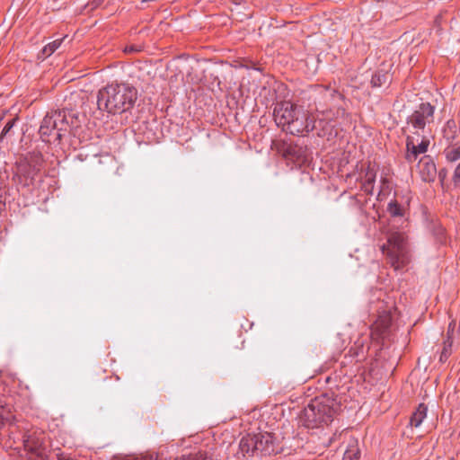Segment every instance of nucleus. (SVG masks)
<instances>
[{
    "instance_id": "f257e3e1",
    "label": "nucleus",
    "mask_w": 460,
    "mask_h": 460,
    "mask_svg": "<svg viewBox=\"0 0 460 460\" xmlns=\"http://www.w3.org/2000/svg\"><path fill=\"white\" fill-rule=\"evenodd\" d=\"M276 125L291 135H303L317 128L311 114L304 107L291 102H277L273 109Z\"/></svg>"
},
{
    "instance_id": "f03ea898",
    "label": "nucleus",
    "mask_w": 460,
    "mask_h": 460,
    "mask_svg": "<svg viewBox=\"0 0 460 460\" xmlns=\"http://www.w3.org/2000/svg\"><path fill=\"white\" fill-rule=\"evenodd\" d=\"M137 99L135 87L125 83H112L99 90L97 105L100 111L121 114L130 111Z\"/></svg>"
},
{
    "instance_id": "7ed1b4c3",
    "label": "nucleus",
    "mask_w": 460,
    "mask_h": 460,
    "mask_svg": "<svg viewBox=\"0 0 460 460\" xmlns=\"http://www.w3.org/2000/svg\"><path fill=\"white\" fill-rule=\"evenodd\" d=\"M339 409L340 405L333 398L326 394L317 396L299 414V424L307 429L328 425Z\"/></svg>"
},
{
    "instance_id": "20e7f679",
    "label": "nucleus",
    "mask_w": 460,
    "mask_h": 460,
    "mask_svg": "<svg viewBox=\"0 0 460 460\" xmlns=\"http://www.w3.org/2000/svg\"><path fill=\"white\" fill-rule=\"evenodd\" d=\"M281 452L271 433L248 434L242 438L237 455L248 458L255 456H271Z\"/></svg>"
},
{
    "instance_id": "39448f33",
    "label": "nucleus",
    "mask_w": 460,
    "mask_h": 460,
    "mask_svg": "<svg viewBox=\"0 0 460 460\" xmlns=\"http://www.w3.org/2000/svg\"><path fill=\"white\" fill-rule=\"evenodd\" d=\"M69 119L65 111H54L48 112L40 124L39 133L45 143H58L62 139V132L67 130Z\"/></svg>"
},
{
    "instance_id": "423d86ee",
    "label": "nucleus",
    "mask_w": 460,
    "mask_h": 460,
    "mask_svg": "<svg viewBox=\"0 0 460 460\" xmlns=\"http://www.w3.org/2000/svg\"><path fill=\"white\" fill-rule=\"evenodd\" d=\"M382 251L386 253L388 262L395 270L403 269L410 262L408 244L403 234H390L387 243L382 246Z\"/></svg>"
},
{
    "instance_id": "0eeeda50",
    "label": "nucleus",
    "mask_w": 460,
    "mask_h": 460,
    "mask_svg": "<svg viewBox=\"0 0 460 460\" xmlns=\"http://www.w3.org/2000/svg\"><path fill=\"white\" fill-rule=\"evenodd\" d=\"M435 106L429 102H421L416 106L406 119L407 127L411 132L417 135L430 132L435 120Z\"/></svg>"
},
{
    "instance_id": "6e6552de",
    "label": "nucleus",
    "mask_w": 460,
    "mask_h": 460,
    "mask_svg": "<svg viewBox=\"0 0 460 460\" xmlns=\"http://www.w3.org/2000/svg\"><path fill=\"white\" fill-rule=\"evenodd\" d=\"M283 156L296 166H302L309 162L308 149L297 144H288L283 148Z\"/></svg>"
},
{
    "instance_id": "1a4fd4ad",
    "label": "nucleus",
    "mask_w": 460,
    "mask_h": 460,
    "mask_svg": "<svg viewBox=\"0 0 460 460\" xmlns=\"http://www.w3.org/2000/svg\"><path fill=\"white\" fill-rule=\"evenodd\" d=\"M429 145V140L427 138H423L420 144L416 145L414 143V138L408 136L406 138V160L409 163L415 162L420 155L427 152Z\"/></svg>"
},
{
    "instance_id": "9d476101",
    "label": "nucleus",
    "mask_w": 460,
    "mask_h": 460,
    "mask_svg": "<svg viewBox=\"0 0 460 460\" xmlns=\"http://www.w3.org/2000/svg\"><path fill=\"white\" fill-rule=\"evenodd\" d=\"M311 119L315 121L317 128H314V130L317 131L319 137H325L332 134L333 125L332 124V112L331 111L319 112L317 118L311 115Z\"/></svg>"
},
{
    "instance_id": "9b49d317",
    "label": "nucleus",
    "mask_w": 460,
    "mask_h": 460,
    "mask_svg": "<svg viewBox=\"0 0 460 460\" xmlns=\"http://www.w3.org/2000/svg\"><path fill=\"white\" fill-rule=\"evenodd\" d=\"M419 168L422 181L426 182L434 181L437 175V168L435 163L429 156H425L420 160Z\"/></svg>"
},
{
    "instance_id": "f8f14e48",
    "label": "nucleus",
    "mask_w": 460,
    "mask_h": 460,
    "mask_svg": "<svg viewBox=\"0 0 460 460\" xmlns=\"http://www.w3.org/2000/svg\"><path fill=\"white\" fill-rule=\"evenodd\" d=\"M443 137L448 145H458L460 129L454 119H449L446 122L443 128Z\"/></svg>"
},
{
    "instance_id": "ddd939ff",
    "label": "nucleus",
    "mask_w": 460,
    "mask_h": 460,
    "mask_svg": "<svg viewBox=\"0 0 460 460\" xmlns=\"http://www.w3.org/2000/svg\"><path fill=\"white\" fill-rule=\"evenodd\" d=\"M4 391L5 387L0 384V424L11 422L13 419L11 406L4 394Z\"/></svg>"
},
{
    "instance_id": "4468645a",
    "label": "nucleus",
    "mask_w": 460,
    "mask_h": 460,
    "mask_svg": "<svg viewBox=\"0 0 460 460\" xmlns=\"http://www.w3.org/2000/svg\"><path fill=\"white\" fill-rule=\"evenodd\" d=\"M428 408L424 403L419 404L416 411L412 413L411 417V426L418 428L421 425L423 420L427 416Z\"/></svg>"
},
{
    "instance_id": "2eb2a0df",
    "label": "nucleus",
    "mask_w": 460,
    "mask_h": 460,
    "mask_svg": "<svg viewBox=\"0 0 460 460\" xmlns=\"http://www.w3.org/2000/svg\"><path fill=\"white\" fill-rule=\"evenodd\" d=\"M389 75L386 72L378 71L372 75L370 84L372 87H381L387 83Z\"/></svg>"
},
{
    "instance_id": "dca6fc26",
    "label": "nucleus",
    "mask_w": 460,
    "mask_h": 460,
    "mask_svg": "<svg viewBox=\"0 0 460 460\" xmlns=\"http://www.w3.org/2000/svg\"><path fill=\"white\" fill-rule=\"evenodd\" d=\"M444 154L449 162H456L460 158V146L457 145H448Z\"/></svg>"
},
{
    "instance_id": "f3484780",
    "label": "nucleus",
    "mask_w": 460,
    "mask_h": 460,
    "mask_svg": "<svg viewBox=\"0 0 460 460\" xmlns=\"http://www.w3.org/2000/svg\"><path fill=\"white\" fill-rule=\"evenodd\" d=\"M175 460H213L205 452L199 451L197 453H190L189 455H182Z\"/></svg>"
},
{
    "instance_id": "a211bd4d",
    "label": "nucleus",
    "mask_w": 460,
    "mask_h": 460,
    "mask_svg": "<svg viewBox=\"0 0 460 460\" xmlns=\"http://www.w3.org/2000/svg\"><path fill=\"white\" fill-rule=\"evenodd\" d=\"M460 330V324L457 323L456 318H453L447 327V339L454 341L456 335L458 333Z\"/></svg>"
},
{
    "instance_id": "6ab92c4d",
    "label": "nucleus",
    "mask_w": 460,
    "mask_h": 460,
    "mask_svg": "<svg viewBox=\"0 0 460 460\" xmlns=\"http://www.w3.org/2000/svg\"><path fill=\"white\" fill-rule=\"evenodd\" d=\"M62 41L63 39H58L47 44L42 49L43 55H45L46 57H49L50 55H52L60 47Z\"/></svg>"
},
{
    "instance_id": "aec40b11",
    "label": "nucleus",
    "mask_w": 460,
    "mask_h": 460,
    "mask_svg": "<svg viewBox=\"0 0 460 460\" xmlns=\"http://www.w3.org/2000/svg\"><path fill=\"white\" fill-rule=\"evenodd\" d=\"M387 210L393 217L402 216V208L397 201H391L388 204Z\"/></svg>"
},
{
    "instance_id": "412c9836",
    "label": "nucleus",
    "mask_w": 460,
    "mask_h": 460,
    "mask_svg": "<svg viewBox=\"0 0 460 460\" xmlns=\"http://www.w3.org/2000/svg\"><path fill=\"white\" fill-rule=\"evenodd\" d=\"M349 352L352 353L358 361L364 359L366 357L363 345L358 346L357 342L354 347L350 348Z\"/></svg>"
},
{
    "instance_id": "4be33fe9",
    "label": "nucleus",
    "mask_w": 460,
    "mask_h": 460,
    "mask_svg": "<svg viewBox=\"0 0 460 460\" xmlns=\"http://www.w3.org/2000/svg\"><path fill=\"white\" fill-rule=\"evenodd\" d=\"M359 451L357 447H351L345 451L342 460H358Z\"/></svg>"
},
{
    "instance_id": "5701e85b",
    "label": "nucleus",
    "mask_w": 460,
    "mask_h": 460,
    "mask_svg": "<svg viewBox=\"0 0 460 460\" xmlns=\"http://www.w3.org/2000/svg\"><path fill=\"white\" fill-rule=\"evenodd\" d=\"M374 181H375V174L372 172H367L366 175L365 182H364V189L366 191L370 192L372 190Z\"/></svg>"
},
{
    "instance_id": "b1692460",
    "label": "nucleus",
    "mask_w": 460,
    "mask_h": 460,
    "mask_svg": "<svg viewBox=\"0 0 460 460\" xmlns=\"http://www.w3.org/2000/svg\"><path fill=\"white\" fill-rule=\"evenodd\" d=\"M158 456L154 454L132 456L128 460H157Z\"/></svg>"
},
{
    "instance_id": "393cba45",
    "label": "nucleus",
    "mask_w": 460,
    "mask_h": 460,
    "mask_svg": "<svg viewBox=\"0 0 460 460\" xmlns=\"http://www.w3.org/2000/svg\"><path fill=\"white\" fill-rule=\"evenodd\" d=\"M453 341H451V340H447L446 339L444 341V344H443V349H442V352L443 353H447V355H451L452 353V345H453Z\"/></svg>"
},
{
    "instance_id": "a878e982",
    "label": "nucleus",
    "mask_w": 460,
    "mask_h": 460,
    "mask_svg": "<svg viewBox=\"0 0 460 460\" xmlns=\"http://www.w3.org/2000/svg\"><path fill=\"white\" fill-rule=\"evenodd\" d=\"M14 122H15V119H12V120H9L5 126L3 128V131H2V134H1V137H3L4 136H5L10 130L11 128L13 127L14 125Z\"/></svg>"
},
{
    "instance_id": "bb28decb",
    "label": "nucleus",
    "mask_w": 460,
    "mask_h": 460,
    "mask_svg": "<svg viewBox=\"0 0 460 460\" xmlns=\"http://www.w3.org/2000/svg\"><path fill=\"white\" fill-rule=\"evenodd\" d=\"M336 438H337V434H336V433H334V434H332V437H329L328 438L323 439V442H322V444H323L324 447H330V446H332V444L333 443V441L336 439Z\"/></svg>"
},
{
    "instance_id": "cd10ccee",
    "label": "nucleus",
    "mask_w": 460,
    "mask_h": 460,
    "mask_svg": "<svg viewBox=\"0 0 460 460\" xmlns=\"http://www.w3.org/2000/svg\"><path fill=\"white\" fill-rule=\"evenodd\" d=\"M453 181L455 184H457V182L460 181V164L456 166L454 172Z\"/></svg>"
},
{
    "instance_id": "c85d7f7f",
    "label": "nucleus",
    "mask_w": 460,
    "mask_h": 460,
    "mask_svg": "<svg viewBox=\"0 0 460 460\" xmlns=\"http://www.w3.org/2000/svg\"><path fill=\"white\" fill-rule=\"evenodd\" d=\"M138 51H140V49L135 45L127 46L124 49L125 53H134V52H138Z\"/></svg>"
},
{
    "instance_id": "c756f323",
    "label": "nucleus",
    "mask_w": 460,
    "mask_h": 460,
    "mask_svg": "<svg viewBox=\"0 0 460 460\" xmlns=\"http://www.w3.org/2000/svg\"><path fill=\"white\" fill-rule=\"evenodd\" d=\"M58 460H75V458L71 457L68 455H66L65 453H58L57 455Z\"/></svg>"
},
{
    "instance_id": "7c9ffc66",
    "label": "nucleus",
    "mask_w": 460,
    "mask_h": 460,
    "mask_svg": "<svg viewBox=\"0 0 460 460\" xmlns=\"http://www.w3.org/2000/svg\"><path fill=\"white\" fill-rule=\"evenodd\" d=\"M35 453H36L37 456L40 457L41 460H45L46 454L43 450L36 449Z\"/></svg>"
},
{
    "instance_id": "2f4dec72",
    "label": "nucleus",
    "mask_w": 460,
    "mask_h": 460,
    "mask_svg": "<svg viewBox=\"0 0 460 460\" xmlns=\"http://www.w3.org/2000/svg\"><path fill=\"white\" fill-rule=\"evenodd\" d=\"M449 358V355H447V353H443L441 351L440 353V357H439V361L440 362H446L447 360V358Z\"/></svg>"
},
{
    "instance_id": "473e14b6",
    "label": "nucleus",
    "mask_w": 460,
    "mask_h": 460,
    "mask_svg": "<svg viewBox=\"0 0 460 460\" xmlns=\"http://www.w3.org/2000/svg\"><path fill=\"white\" fill-rule=\"evenodd\" d=\"M446 175H447V172L443 169V170H440L438 172V177L440 179L441 181H444V179L446 178Z\"/></svg>"
},
{
    "instance_id": "72a5a7b5",
    "label": "nucleus",
    "mask_w": 460,
    "mask_h": 460,
    "mask_svg": "<svg viewBox=\"0 0 460 460\" xmlns=\"http://www.w3.org/2000/svg\"><path fill=\"white\" fill-rule=\"evenodd\" d=\"M245 0H232V2L234 4H241L243 2H244Z\"/></svg>"
},
{
    "instance_id": "f704fd0d",
    "label": "nucleus",
    "mask_w": 460,
    "mask_h": 460,
    "mask_svg": "<svg viewBox=\"0 0 460 460\" xmlns=\"http://www.w3.org/2000/svg\"><path fill=\"white\" fill-rule=\"evenodd\" d=\"M453 460V459H452Z\"/></svg>"
}]
</instances>
